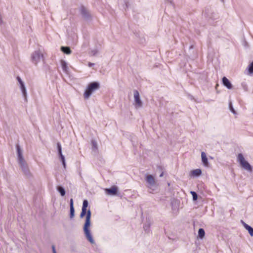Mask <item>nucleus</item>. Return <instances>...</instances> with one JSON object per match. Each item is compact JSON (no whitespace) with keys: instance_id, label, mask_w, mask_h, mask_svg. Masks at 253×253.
<instances>
[{"instance_id":"obj_1","label":"nucleus","mask_w":253,"mask_h":253,"mask_svg":"<svg viewBox=\"0 0 253 253\" xmlns=\"http://www.w3.org/2000/svg\"><path fill=\"white\" fill-rule=\"evenodd\" d=\"M85 221L84 225V235L87 240L92 244L95 243V242L92 238L91 233L89 229V226H90V218H91V211L90 210H88L87 211L86 210L82 209V212L80 214V217L83 218L85 214Z\"/></svg>"},{"instance_id":"obj_2","label":"nucleus","mask_w":253,"mask_h":253,"mask_svg":"<svg viewBox=\"0 0 253 253\" xmlns=\"http://www.w3.org/2000/svg\"><path fill=\"white\" fill-rule=\"evenodd\" d=\"M99 86L98 82H94L89 84L84 92V98L86 99L89 98L93 92L99 89Z\"/></svg>"},{"instance_id":"obj_3","label":"nucleus","mask_w":253,"mask_h":253,"mask_svg":"<svg viewBox=\"0 0 253 253\" xmlns=\"http://www.w3.org/2000/svg\"><path fill=\"white\" fill-rule=\"evenodd\" d=\"M43 60V55L40 50L35 51L31 54V61L34 64L37 65L38 63Z\"/></svg>"},{"instance_id":"obj_4","label":"nucleus","mask_w":253,"mask_h":253,"mask_svg":"<svg viewBox=\"0 0 253 253\" xmlns=\"http://www.w3.org/2000/svg\"><path fill=\"white\" fill-rule=\"evenodd\" d=\"M237 161L240 163L242 167L246 170L251 171L252 170V166L245 160L243 155L239 153L237 156Z\"/></svg>"},{"instance_id":"obj_5","label":"nucleus","mask_w":253,"mask_h":253,"mask_svg":"<svg viewBox=\"0 0 253 253\" xmlns=\"http://www.w3.org/2000/svg\"><path fill=\"white\" fill-rule=\"evenodd\" d=\"M145 181L147 184V187L152 191H154V188L155 187L156 185V181L153 176L152 175H146Z\"/></svg>"},{"instance_id":"obj_6","label":"nucleus","mask_w":253,"mask_h":253,"mask_svg":"<svg viewBox=\"0 0 253 253\" xmlns=\"http://www.w3.org/2000/svg\"><path fill=\"white\" fill-rule=\"evenodd\" d=\"M16 79L19 83V87L22 92V95L24 97L25 100L27 101V92L25 84L19 77H17Z\"/></svg>"},{"instance_id":"obj_7","label":"nucleus","mask_w":253,"mask_h":253,"mask_svg":"<svg viewBox=\"0 0 253 253\" xmlns=\"http://www.w3.org/2000/svg\"><path fill=\"white\" fill-rule=\"evenodd\" d=\"M24 174L27 176L31 175L30 170L26 162L23 161L18 163Z\"/></svg>"},{"instance_id":"obj_8","label":"nucleus","mask_w":253,"mask_h":253,"mask_svg":"<svg viewBox=\"0 0 253 253\" xmlns=\"http://www.w3.org/2000/svg\"><path fill=\"white\" fill-rule=\"evenodd\" d=\"M133 94L136 108L141 107L142 106V102L140 100L139 92L137 90H134Z\"/></svg>"},{"instance_id":"obj_9","label":"nucleus","mask_w":253,"mask_h":253,"mask_svg":"<svg viewBox=\"0 0 253 253\" xmlns=\"http://www.w3.org/2000/svg\"><path fill=\"white\" fill-rule=\"evenodd\" d=\"M16 151H17V154L18 163H19L25 161V160L23 155L22 151L20 147L18 144H17L16 145Z\"/></svg>"},{"instance_id":"obj_10","label":"nucleus","mask_w":253,"mask_h":253,"mask_svg":"<svg viewBox=\"0 0 253 253\" xmlns=\"http://www.w3.org/2000/svg\"><path fill=\"white\" fill-rule=\"evenodd\" d=\"M57 149H58V154H59V157H60V159L61 160L62 164H63V166H64V168H66L65 160L64 156H63V155L62 153L61 145L60 143H57Z\"/></svg>"},{"instance_id":"obj_11","label":"nucleus","mask_w":253,"mask_h":253,"mask_svg":"<svg viewBox=\"0 0 253 253\" xmlns=\"http://www.w3.org/2000/svg\"><path fill=\"white\" fill-rule=\"evenodd\" d=\"M222 84L227 88L230 89L232 88V84H231L229 80L225 77L222 78Z\"/></svg>"},{"instance_id":"obj_12","label":"nucleus","mask_w":253,"mask_h":253,"mask_svg":"<svg viewBox=\"0 0 253 253\" xmlns=\"http://www.w3.org/2000/svg\"><path fill=\"white\" fill-rule=\"evenodd\" d=\"M106 194L108 195H116L117 192V188L115 186L112 187L110 188L105 189Z\"/></svg>"},{"instance_id":"obj_13","label":"nucleus","mask_w":253,"mask_h":253,"mask_svg":"<svg viewBox=\"0 0 253 253\" xmlns=\"http://www.w3.org/2000/svg\"><path fill=\"white\" fill-rule=\"evenodd\" d=\"M61 65L63 71L66 74H69V68L67 63L64 60L61 61Z\"/></svg>"},{"instance_id":"obj_14","label":"nucleus","mask_w":253,"mask_h":253,"mask_svg":"<svg viewBox=\"0 0 253 253\" xmlns=\"http://www.w3.org/2000/svg\"><path fill=\"white\" fill-rule=\"evenodd\" d=\"M202 161L205 167L209 166V162L208 158H207L206 154L204 152L201 153Z\"/></svg>"},{"instance_id":"obj_15","label":"nucleus","mask_w":253,"mask_h":253,"mask_svg":"<svg viewBox=\"0 0 253 253\" xmlns=\"http://www.w3.org/2000/svg\"><path fill=\"white\" fill-rule=\"evenodd\" d=\"M70 217L71 218H72L74 216V213H75V210H74V204H73V199H71L70 200Z\"/></svg>"},{"instance_id":"obj_16","label":"nucleus","mask_w":253,"mask_h":253,"mask_svg":"<svg viewBox=\"0 0 253 253\" xmlns=\"http://www.w3.org/2000/svg\"><path fill=\"white\" fill-rule=\"evenodd\" d=\"M81 12L82 16L84 18H88L89 17V14L88 13V11L85 8H84V7H81Z\"/></svg>"},{"instance_id":"obj_17","label":"nucleus","mask_w":253,"mask_h":253,"mask_svg":"<svg viewBox=\"0 0 253 253\" xmlns=\"http://www.w3.org/2000/svg\"><path fill=\"white\" fill-rule=\"evenodd\" d=\"M243 225L245 229L248 231L250 235L251 236H253V228L245 222L243 223Z\"/></svg>"},{"instance_id":"obj_18","label":"nucleus","mask_w":253,"mask_h":253,"mask_svg":"<svg viewBox=\"0 0 253 253\" xmlns=\"http://www.w3.org/2000/svg\"><path fill=\"white\" fill-rule=\"evenodd\" d=\"M201 170L199 169L193 170L191 172V175L194 176H199L201 174Z\"/></svg>"},{"instance_id":"obj_19","label":"nucleus","mask_w":253,"mask_h":253,"mask_svg":"<svg viewBox=\"0 0 253 253\" xmlns=\"http://www.w3.org/2000/svg\"><path fill=\"white\" fill-rule=\"evenodd\" d=\"M119 3L122 6V8L124 9H126L128 7V2L126 0H120Z\"/></svg>"},{"instance_id":"obj_20","label":"nucleus","mask_w":253,"mask_h":253,"mask_svg":"<svg viewBox=\"0 0 253 253\" xmlns=\"http://www.w3.org/2000/svg\"><path fill=\"white\" fill-rule=\"evenodd\" d=\"M62 51L67 54H70L71 53V50L69 47L68 46H62L61 47Z\"/></svg>"},{"instance_id":"obj_21","label":"nucleus","mask_w":253,"mask_h":253,"mask_svg":"<svg viewBox=\"0 0 253 253\" xmlns=\"http://www.w3.org/2000/svg\"><path fill=\"white\" fill-rule=\"evenodd\" d=\"M205 232L203 228H200L198 231V236L200 238L202 239L205 236Z\"/></svg>"},{"instance_id":"obj_22","label":"nucleus","mask_w":253,"mask_h":253,"mask_svg":"<svg viewBox=\"0 0 253 253\" xmlns=\"http://www.w3.org/2000/svg\"><path fill=\"white\" fill-rule=\"evenodd\" d=\"M57 190L60 193L62 196H64L65 195V190L63 187L61 186H58L57 187Z\"/></svg>"},{"instance_id":"obj_23","label":"nucleus","mask_w":253,"mask_h":253,"mask_svg":"<svg viewBox=\"0 0 253 253\" xmlns=\"http://www.w3.org/2000/svg\"><path fill=\"white\" fill-rule=\"evenodd\" d=\"M229 109L230 110V111L233 113L234 114V115H237V112H236V111L235 110V109H234L233 106H232V102H229Z\"/></svg>"},{"instance_id":"obj_24","label":"nucleus","mask_w":253,"mask_h":253,"mask_svg":"<svg viewBox=\"0 0 253 253\" xmlns=\"http://www.w3.org/2000/svg\"><path fill=\"white\" fill-rule=\"evenodd\" d=\"M98 53V50L96 48H93L90 51V54L91 56H96Z\"/></svg>"},{"instance_id":"obj_25","label":"nucleus","mask_w":253,"mask_h":253,"mask_svg":"<svg viewBox=\"0 0 253 253\" xmlns=\"http://www.w3.org/2000/svg\"><path fill=\"white\" fill-rule=\"evenodd\" d=\"M248 72L250 74L253 73V61L249 65Z\"/></svg>"},{"instance_id":"obj_26","label":"nucleus","mask_w":253,"mask_h":253,"mask_svg":"<svg viewBox=\"0 0 253 253\" xmlns=\"http://www.w3.org/2000/svg\"><path fill=\"white\" fill-rule=\"evenodd\" d=\"M88 201L86 200H84L83 201V207H82V209H83V210H86V208L88 206Z\"/></svg>"},{"instance_id":"obj_27","label":"nucleus","mask_w":253,"mask_h":253,"mask_svg":"<svg viewBox=\"0 0 253 253\" xmlns=\"http://www.w3.org/2000/svg\"><path fill=\"white\" fill-rule=\"evenodd\" d=\"M190 193L192 195L193 199L194 201H196L197 200L198 198V195L197 193L194 191H191Z\"/></svg>"},{"instance_id":"obj_28","label":"nucleus","mask_w":253,"mask_h":253,"mask_svg":"<svg viewBox=\"0 0 253 253\" xmlns=\"http://www.w3.org/2000/svg\"><path fill=\"white\" fill-rule=\"evenodd\" d=\"M150 227V224L149 223H148L147 224H145V225L144 226V229L146 232H149Z\"/></svg>"},{"instance_id":"obj_29","label":"nucleus","mask_w":253,"mask_h":253,"mask_svg":"<svg viewBox=\"0 0 253 253\" xmlns=\"http://www.w3.org/2000/svg\"><path fill=\"white\" fill-rule=\"evenodd\" d=\"M91 144H92V147L94 149H97V142L95 140H92Z\"/></svg>"},{"instance_id":"obj_30","label":"nucleus","mask_w":253,"mask_h":253,"mask_svg":"<svg viewBox=\"0 0 253 253\" xmlns=\"http://www.w3.org/2000/svg\"><path fill=\"white\" fill-rule=\"evenodd\" d=\"M241 85H242V86L243 89L245 91H247L248 90V86H247V84L245 83H242Z\"/></svg>"},{"instance_id":"obj_31","label":"nucleus","mask_w":253,"mask_h":253,"mask_svg":"<svg viewBox=\"0 0 253 253\" xmlns=\"http://www.w3.org/2000/svg\"><path fill=\"white\" fill-rule=\"evenodd\" d=\"M52 249L53 253H57L56 252L55 248L54 246H52Z\"/></svg>"},{"instance_id":"obj_32","label":"nucleus","mask_w":253,"mask_h":253,"mask_svg":"<svg viewBox=\"0 0 253 253\" xmlns=\"http://www.w3.org/2000/svg\"><path fill=\"white\" fill-rule=\"evenodd\" d=\"M94 65V63H91V62H89L88 63V66L89 67H91L92 66H93V65Z\"/></svg>"},{"instance_id":"obj_33","label":"nucleus","mask_w":253,"mask_h":253,"mask_svg":"<svg viewBox=\"0 0 253 253\" xmlns=\"http://www.w3.org/2000/svg\"><path fill=\"white\" fill-rule=\"evenodd\" d=\"M163 176V173H162L160 174V177H162Z\"/></svg>"}]
</instances>
